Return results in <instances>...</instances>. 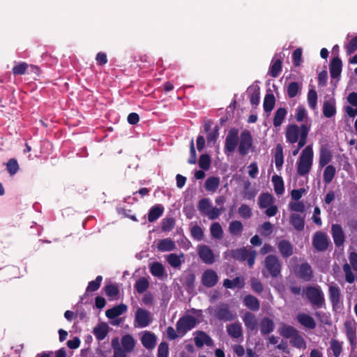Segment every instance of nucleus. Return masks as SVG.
Masks as SVG:
<instances>
[{"label": "nucleus", "instance_id": "393cba45", "mask_svg": "<svg viewBox=\"0 0 357 357\" xmlns=\"http://www.w3.org/2000/svg\"><path fill=\"white\" fill-rule=\"evenodd\" d=\"M243 305L249 310L256 312L260 308L259 299L252 295H246L243 300Z\"/></svg>", "mask_w": 357, "mask_h": 357}, {"label": "nucleus", "instance_id": "473e14b6", "mask_svg": "<svg viewBox=\"0 0 357 357\" xmlns=\"http://www.w3.org/2000/svg\"><path fill=\"white\" fill-rule=\"evenodd\" d=\"M245 282L243 278L236 277L233 280L225 279L223 281V286L227 289H234L236 287L242 289L244 287Z\"/></svg>", "mask_w": 357, "mask_h": 357}, {"label": "nucleus", "instance_id": "6e6552de", "mask_svg": "<svg viewBox=\"0 0 357 357\" xmlns=\"http://www.w3.org/2000/svg\"><path fill=\"white\" fill-rule=\"evenodd\" d=\"M238 142V130L236 128H231L225 139L224 151L225 154L233 153Z\"/></svg>", "mask_w": 357, "mask_h": 357}, {"label": "nucleus", "instance_id": "a19ab883", "mask_svg": "<svg viewBox=\"0 0 357 357\" xmlns=\"http://www.w3.org/2000/svg\"><path fill=\"white\" fill-rule=\"evenodd\" d=\"M243 230L241 222L238 220L231 221L229 226V231L232 236H241Z\"/></svg>", "mask_w": 357, "mask_h": 357}, {"label": "nucleus", "instance_id": "0eeeda50", "mask_svg": "<svg viewBox=\"0 0 357 357\" xmlns=\"http://www.w3.org/2000/svg\"><path fill=\"white\" fill-rule=\"evenodd\" d=\"M328 298L332 305L333 310H337L342 306V296L340 288L334 282L328 285Z\"/></svg>", "mask_w": 357, "mask_h": 357}, {"label": "nucleus", "instance_id": "052dcab7", "mask_svg": "<svg viewBox=\"0 0 357 357\" xmlns=\"http://www.w3.org/2000/svg\"><path fill=\"white\" fill-rule=\"evenodd\" d=\"M343 271L345 274V280L347 282L351 284L355 280V275H354L351 266L346 263L342 266Z\"/></svg>", "mask_w": 357, "mask_h": 357}, {"label": "nucleus", "instance_id": "a878e982", "mask_svg": "<svg viewBox=\"0 0 357 357\" xmlns=\"http://www.w3.org/2000/svg\"><path fill=\"white\" fill-rule=\"evenodd\" d=\"M165 211L164 206L158 204L153 206L148 213V220L149 222H153L156 221L163 214Z\"/></svg>", "mask_w": 357, "mask_h": 357}, {"label": "nucleus", "instance_id": "4c0bfd02", "mask_svg": "<svg viewBox=\"0 0 357 357\" xmlns=\"http://www.w3.org/2000/svg\"><path fill=\"white\" fill-rule=\"evenodd\" d=\"M271 180L273 183L275 192L278 195L283 194L284 192V187L282 178L275 174L272 176Z\"/></svg>", "mask_w": 357, "mask_h": 357}, {"label": "nucleus", "instance_id": "9b49d317", "mask_svg": "<svg viewBox=\"0 0 357 357\" xmlns=\"http://www.w3.org/2000/svg\"><path fill=\"white\" fill-rule=\"evenodd\" d=\"M152 321L150 312L144 309H137L135 314V322L140 328L146 327Z\"/></svg>", "mask_w": 357, "mask_h": 357}, {"label": "nucleus", "instance_id": "f3484780", "mask_svg": "<svg viewBox=\"0 0 357 357\" xmlns=\"http://www.w3.org/2000/svg\"><path fill=\"white\" fill-rule=\"evenodd\" d=\"M297 276L305 282H309L313 277V271L310 265L305 262L301 264L298 268Z\"/></svg>", "mask_w": 357, "mask_h": 357}, {"label": "nucleus", "instance_id": "412c9836", "mask_svg": "<svg viewBox=\"0 0 357 357\" xmlns=\"http://www.w3.org/2000/svg\"><path fill=\"white\" fill-rule=\"evenodd\" d=\"M342 67V60L338 57H334L330 63L329 71L331 78H339L341 75Z\"/></svg>", "mask_w": 357, "mask_h": 357}, {"label": "nucleus", "instance_id": "5fc2aeb1", "mask_svg": "<svg viewBox=\"0 0 357 357\" xmlns=\"http://www.w3.org/2000/svg\"><path fill=\"white\" fill-rule=\"evenodd\" d=\"M6 165V170L10 176H13L14 174H15L20 169L19 164L17 160L15 158H11L8 160Z\"/></svg>", "mask_w": 357, "mask_h": 357}, {"label": "nucleus", "instance_id": "2eb2a0df", "mask_svg": "<svg viewBox=\"0 0 357 357\" xmlns=\"http://www.w3.org/2000/svg\"><path fill=\"white\" fill-rule=\"evenodd\" d=\"M243 321L245 324L246 329L249 331H257L259 323L256 315L250 312H245L242 317Z\"/></svg>", "mask_w": 357, "mask_h": 357}, {"label": "nucleus", "instance_id": "3c124183", "mask_svg": "<svg viewBox=\"0 0 357 357\" xmlns=\"http://www.w3.org/2000/svg\"><path fill=\"white\" fill-rule=\"evenodd\" d=\"M149 287V282L145 278H140L135 284V289L139 294L144 293Z\"/></svg>", "mask_w": 357, "mask_h": 357}, {"label": "nucleus", "instance_id": "0e129e2a", "mask_svg": "<svg viewBox=\"0 0 357 357\" xmlns=\"http://www.w3.org/2000/svg\"><path fill=\"white\" fill-rule=\"evenodd\" d=\"M211 206L208 199L203 198L198 204V208L203 215H206L210 210Z\"/></svg>", "mask_w": 357, "mask_h": 357}, {"label": "nucleus", "instance_id": "39448f33", "mask_svg": "<svg viewBox=\"0 0 357 357\" xmlns=\"http://www.w3.org/2000/svg\"><path fill=\"white\" fill-rule=\"evenodd\" d=\"M303 127H305L307 133L310 131V127L305 124H302L298 126L296 124H289L285 130V137L287 143L294 144L301 140V136L303 130Z\"/></svg>", "mask_w": 357, "mask_h": 357}, {"label": "nucleus", "instance_id": "ea45409f", "mask_svg": "<svg viewBox=\"0 0 357 357\" xmlns=\"http://www.w3.org/2000/svg\"><path fill=\"white\" fill-rule=\"evenodd\" d=\"M284 162L283 148L280 144L275 147V163L276 168L280 170Z\"/></svg>", "mask_w": 357, "mask_h": 357}, {"label": "nucleus", "instance_id": "f704fd0d", "mask_svg": "<svg viewBox=\"0 0 357 357\" xmlns=\"http://www.w3.org/2000/svg\"><path fill=\"white\" fill-rule=\"evenodd\" d=\"M332 155L330 150L325 146H322L320 149L319 166L323 167L326 166L331 160Z\"/></svg>", "mask_w": 357, "mask_h": 357}, {"label": "nucleus", "instance_id": "6ab92c4d", "mask_svg": "<svg viewBox=\"0 0 357 357\" xmlns=\"http://www.w3.org/2000/svg\"><path fill=\"white\" fill-rule=\"evenodd\" d=\"M282 57L280 55H275L271 63V66L269 68V75L273 77L276 78L279 76L282 71Z\"/></svg>", "mask_w": 357, "mask_h": 357}, {"label": "nucleus", "instance_id": "7ed1b4c3", "mask_svg": "<svg viewBox=\"0 0 357 357\" xmlns=\"http://www.w3.org/2000/svg\"><path fill=\"white\" fill-rule=\"evenodd\" d=\"M305 296L314 309L321 308L326 304L324 294L319 286L307 287Z\"/></svg>", "mask_w": 357, "mask_h": 357}, {"label": "nucleus", "instance_id": "864d4df0", "mask_svg": "<svg viewBox=\"0 0 357 357\" xmlns=\"http://www.w3.org/2000/svg\"><path fill=\"white\" fill-rule=\"evenodd\" d=\"M290 344L298 349L305 348L306 344L304 338L299 334L296 333L291 340Z\"/></svg>", "mask_w": 357, "mask_h": 357}, {"label": "nucleus", "instance_id": "423d86ee", "mask_svg": "<svg viewBox=\"0 0 357 357\" xmlns=\"http://www.w3.org/2000/svg\"><path fill=\"white\" fill-rule=\"evenodd\" d=\"M197 324L195 317L191 315H185L181 317L176 324V328L180 336H184L187 332L192 330Z\"/></svg>", "mask_w": 357, "mask_h": 357}, {"label": "nucleus", "instance_id": "4be33fe9", "mask_svg": "<svg viewBox=\"0 0 357 357\" xmlns=\"http://www.w3.org/2000/svg\"><path fill=\"white\" fill-rule=\"evenodd\" d=\"M297 320L300 324L309 329L316 328V321L312 317L305 313H299L297 315Z\"/></svg>", "mask_w": 357, "mask_h": 357}, {"label": "nucleus", "instance_id": "f03ea898", "mask_svg": "<svg viewBox=\"0 0 357 357\" xmlns=\"http://www.w3.org/2000/svg\"><path fill=\"white\" fill-rule=\"evenodd\" d=\"M282 261L275 255H268L264 261L261 273L264 278H277L281 276Z\"/></svg>", "mask_w": 357, "mask_h": 357}, {"label": "nucleus", "instance_id": "b1692460", "mask_svg": "<svg viewBox=\"0 0 357 357\" xmlns=\"http://www.w3.org/2000/svg\"><path fill=\"white\" fill-rule=\"evenodd\" d=\"M127 305L126 304L121 303L110 309H108L105 312V315L107 318L113 319L125 313L127 311Z\"/></svg>", "mask_w": 357, "mask_h": 357}, {"label": "nucleus", "instance_id": "dca6fc26", "mask_svg": "<svg viewBox=\"0 0 357 357\" xmlns=\"http://www.w3.org/2000/svg\"><path fill=\"white\" fill-rule=\"evenodd\" d=\"M195 335L194 341L198 348H202L204 344L208 347L213 346V340L206 333L202 331H197L195 332Z\"/></svg>", "mask_w": 357, "mask_h": 357}, {"label": "nucleus", "instance_id": "58836bf2", "mask_svg": "<svg viewBox=\"0 0 357 357\" xmlns=\"http://www.w3.org/2000/svg\"><path fill=\"white\" fill-rule=\"evenodd\" d=\"M275 103V98L274 95L272 93H267L264 97L263 105L265 112L270 113L273 110Z\"/></svg>", "mask_w": 357, "mask_h": 357}, {"label": "nucleus", "instance_id": "7c9ffc66", "mask_svg": "<svg viewBox=\"0 0 357 357\" xmlns=\"http://www.w3.org/2000/svg\"><path fill=\"white\" fill-rule=\"evenodd\" d=\"M157 249L160 252H169L176 249L175 242L170 238H166L159 241Z\"/></svg>", "mask_w": 357, "mask_h": 357}, {"label": "nucleus", "instance_id": "37998d69", "mask_svg": "<svg viewBox=\"0 0 357 357\" xmlns=\"http://www.w3.org/2000/svg\"><path fill=\"white\" fill-rule=\"evenodd\" d=\"M249 251L246 248H242L232 250L231 255L234 259L240 261H245L249 254Z\"/></svg>", "mask_w": 357, "mask_h": 357}, {"label": "nucleus", "instance_id": "72a5a7b5", "mask_svg": "<svg viewBox=\"0 0 357 357\" xmlns=\"http://www.w3.org/2000/svg\"><path fill=\"white\" fill-rule=\"evenodd\" d=\"M250 102L252 106H257L259 103L260 89L258 86H251L248 88Z\"/></svg>", "mask_w": 357, "mask_h": 357}, {"label": "nucleus", "instance_id": "79ce46f5", "mask_svg": "<svg viewBox=\"0 0 357 357\" xmlns=\"http://www.w3.org/2000/svg\"><path fill=\"white\" fill-rule=\"evenodd\" d=\"M329 344L333 356L334 357H340L342 351V342L336 339H331Z\"/></svg>", "mask_w": 357, "mask_h": 357}, {"label": "nucleus", "instance_id": "4468645a", "mask_svg": "<svg viewBox=\"0 0 357 357\" xmlns=\"http://www.w3.org/2000/svg\"><path fill=\"white\" fill-rule=\"evenodd\" d=\"M218 281V276L216 272L212 269L206 270L202 276V282L206 287H214Z\"/></svg>", "mask_w": 357, "mask_h": 357}, {"label": "nucleus", "instance_id": "bf43d9fd", "mask_svg": "<svg viewBox=\"0 0 357 357\" xmlns=\"http://www.w3.org/2000/svg\"><path fill=\"white\" fill-rule=\"evenodd\" d=\"M175 226V220L174 218H166L162 219L161 228L163 231H170Z\"/></svg>", "mask_w": 357, "mask_h": 357}, {"label": "nucleus", "instance_id": "e433bc0d", "mask_svg": "<svg viewBox=\"0 0 357 357\" xmlns=\"http://www.w3.org/2000/svg\"><path fill=\"white\" fill-rule=\"evenodd\" d=\"M287 114V111L284 107H280L275 111L273 117V125L275 127L277 128L281 126Z\"/></svg>", "mask_w": 357, "mask_h": 357}, {"label": "nucleus", "instance_id": "c03bdc74", "mask_svg": "<svg viewBox=\"0 0 357 357\" xmlns=\"http://www.w3.org/2000/svg\"><path fill=\"white\" fill-rule=\"evenodd\" d=\"M220 185V178L211 176L208 178L205 182V188L207 191L214 192Z\"/></svg>", "mask_w": 357, "mask_h": 357}, {"label": "nucleus", "instance_id": "603ef678", "mask_svg": "<svg viewBox=\"0 0 357 357\" xmlns=\"http://www.w3.org/2000/svg\"><path fill=\"white\" fill-rule=\"evenodd\" d=\"M301 86L296 82H292L289 84L287 89V93L289 98H292L297 96L299 91H301Z\"/></svg>", "mask_w": 357, "mask_h": 357}, {"label": "nucleus", "instance_id": "9d476101", "mask_svg": "<svg viewBox=\"0 0 357 357\" xmlns=\"http://www.w3.org/2000/svg\"><path fill=\"white\" fill-rule=\"evenodd\" d=\"M330 241L326 234L321 231L316 232L312 238V245L319 252H324L328 249Z\"/></svg>", "mask_w": 357, "mask_h": 357}, {"label": "nucleus", "instance_id": "69168bd1", "mask_svg": "<svg viewBox=\"0 0 357 357\" xmlns=\"http://www.w3.org/2000/svg\"><path fill=\"white\" fill-rule=\"evenodd\" d=\"M190 234L192 237L197 240L201 241L204 237V232L202 229L197 225H194L190 229Z\"/></svg>", "mask_w": 357, "mask_h": 357}, {"label": "nucleus", "instance_id": "680f3d73", "mask_svg": "<svg viewBox=\"0 0 357 357\" xmlns=\"http://www.w3.org/2000/svg\"><path fill=\"white\" fill-rule=\"evenodd\" d=\"M29 68V65L25 62H20L13 66L12 73L15 75H22L26 73V70Z\"/></svg>", "mask_w": 357, "mask_h": 357}, {"label": "nucleus", "instance_id": "c85d7f7f", "mask_svg": "<svg viewBox=\"0 0 357 357\" xmlns=\"http://www.w3.org/2000/svg\"><path fill=\"white\" fill-rule=\"evenodd\" d=\"M336 114L335 99L326 100L323 104V114L326 118H331Z\"/></svg>", "mask_w": 357, "mask_h": 357}, {"label": "nucleus", "instance_id": "5701e85b", "mask_svg": "<svg viewBox=\"0 0 357 357\" xmlns=\"http://www.w3.org/2000/svg\"><path fill=\"white\" fill-rule=\"evenodd\" d=\"M156 336L153 333L146 331L141 338L142 345L147 349H153L156 344Z\"/></svg>", "mask_w": 357, "mask_h": 357}, {"label": "nucleus", "instance_id": "8fccbe9b", "mask_svg": "<svg viewBox=\"0 0 357 357\" xmlns=\"http://www.w3.org/2000/svg\"><path fill=\"white\" fill-rule=\"evenodd\" d=\"M211 234L215 239H221L223 237V230L219 222H214L210 227Z\"/></svg>", "mask_w": 357, "mask_h": 357}, {"label": "nucleus", "instance_id": "13d9d810", "mask_svg": "<svg viewBox=\"0 0 357 357\" xmlns=\"http://www.w3.org/2000/svg\"><path fill=\"white\" fill-rule=\"evenodd\" d=\"M307 102H308L309 107L311 109H316L317 102V93L313 89H310L308 91Z\"/></svg>", "mask_w": 357, "mask_h": 357}, {"label": "nucleus", "instance_id": "a211bd4d", "mask_svg": "<svg viewBox=\"0 0 357 357\" xmlns=\"http://www.w3.org/2000/svg\"><path fill=\"white\" fill-rule=\"evenodd\" d=\"M258 326L259 327L260 333L262 336L271 333L275 327L274 321L267 317H264L260 320Z\"/></svg>", "mask_w": 357, "mask_h": 357}, {"label": "nucleus", "instance_id": "f8f14e48", "mask_svg": "<svg viewBox=\"0 0 357 357\" xmlns=\"http://www.w3.org/2000/svg\"><path fill=\"white\" fill-rule=\"evenodd\" d=\"M331 234L336 247L343 246L345 236L342 227L339 224H333L331 227Z\"/></svg>", "mask_w": 357, "mask_h": 357}, {"label": "nucleus", "instance_id": "e2e57ef3", "mask_svg": "<svg viewBox=\"0 0 357 357\" xmlns=\"http://www.w3.org/2000/svg\"><path fill=\"white\" fill-rule=\"evenodd\" d=\"M211 166V158L208 154H202L199 159V167L204 169L208 170Z\"/></svg>", "mask_w": 357, "mask_h": 357}, {"label": "nucleus", "instance_id": "09e8293b", "mask_svg": "<svg viewBox=\"0 0 357 357\" xmlns=\"http://www.w3.org/2000/svg\"><path fill=\"white\" fill-rule=\"evenodd\" d=\"M303 130L301 136V140L298 141L297 144V147L295 150L293 151L292 155L294 156L296 155L299 151L306 144L307 139V130L305 127H303Z\"/></svg>", "mask_w": 357, "mask_h": 357}, {"label": "nucleus", "instance_id": "338daca9", "mask_svg": "<svg viewBox=\"0 0 357 357\" xmlns=\"http://www.w3.org/2000/svg\"><path fill=\"white\" fill-rule=\"evenodd\" d=\"M298 331L291 326H284L281 331V335L285 338L291 339Z\"/></svg>", "mask_w": 357, "mask_h": 357}, {"label": "nucleus", "instance_id": "49530a36", "mask_svg": "<svg viewBox=\"0 0 357 357\" xmlns=\"http://www.w3.org/2000/svg\"><path fill=\"white\" fill-rule=\"evenodd\" d=\"M150 272L153 276L161 278L165 273V268L161 263L155 261L151 264Z\"/></svg>", "mask_w": 357, "mask_h": 357}, {"label": "nucleus", "instance_id": "1a4fd4ad", "mask_svg": "<svg viewBox=\"0 0 357 357\" xmlns=\"http://www.w3.org/2000/svg\"><path fill=\"white\" fill-rule=\"evenodd\" d=\"M252 146V137L249 130H243L240 135L238 152L241 155L245 156Z\"/></svg>", "mask_w": 357, "mask_h": 357}, {"label": "nucleus", "instance_id": "cd10ccee", "mask_svg": "<svg viewBox=\"0 0 357 357\" xmlns=\"http://www.w3.org/2000/svg\"><path fill=\"white\" fill-rule=\"evenodd\" d=\"M344 333L347 338L357 336V323L354 319H348L344 323Z\"/></svg>", "mask_w": 357, "mask_h": 357}, {"label": "nucleus", "instance_id": "774afa93", "mask_svg": "<svg viewBox=\"0 0 357 357\" xmlns=\"http://www.w3.org/2000/svg\"><path fill=\"white\" fill-rule=\"evenodd\" d=\"M169 346L166 342H162L158 346L157 357H168Z\"/></svg>", "mask_w": 357, "mask_h": 357}, {"label": "nucleus", "instance_id": "20e7f679", "mask_svg": "<svg viewBox=\"0 0 357 357\" xmlns=\"http://www.w3.org/2000/svg\"><path fill=\"white\" fill-rule=\"evenodd\" d=\"M215 317L221 321H232L236 318V314L231 310L229 304L222 303L214 308Z\"/></svg>", "mask_w": 357, "mask_h": 357}, {"label": "nucleus", "instance_id": "2f4dec72", "mask_svg": "<svg viewBox=\"0 0 357 357\" xmlns=\"http://www.w3.org/2000/svg\"><path fill=\"white\" fill-rule=\"evenodd\" d=\"M121 348L126 351L131 352L135 346V340L131 335L127 334L123 335L121 340Z\"/></svg>", "mask_w": 357, "mask_h": 357}, {"label": "nucleus", "instance_id": "aec40b11", "mask_svg": "<svg viewBox=\"0 0 357 357\" xmlns=\"http://www.w3.org/2000/svg\"><path fill=\"white\" fill-rule=\"evenodd\" d=\"M278 248L282 257L288 258L294 253V245L285 239L279 241Z\"/></svg>", "mask_w": 357, "mask_h": 357}, {"label": "nucleus", "instance_id": "bb28decb", "mask_svg": "<svg viewBox=\"0 0 357 357\" xmlns=\"http://www.w3.org/2000/svg\"><path fill=\"white\" fill-rule=\"evenodd\" d=\"M289 222L296 231H301L305 227V215L301 216L297 213H292L289 217Z\"/></svg>", "mask_w": 357, "mask_h": 357}, {"label": "nucleus", "instance_id": "c9c22d12", "mask_svg": "<svg viewBox=\"0 0 357 357\" xmlns=\"http://www.w3.org/2000/svg\"><path fill=\"white\" fill-rule=\"evenodd\" d=\"M93 335L99 341L104 340L108 333V326L105 324H98L93 328Z\"/></svg>", "mask_w": 357, "mask_h": 357}, {"label": "nucleus", "instance_id": "de8ad7c7", "mask_svg": "<svg viewBox=\"0 0 357 357\" xmlns=\"http://www.w3.org/2000/svg\"><path fill=\"white\" fill-rule=\"evenodd\" d=\"M273 202L272 195L269 193H262L259 197V206L261 208H266L271 206Z\"/></svg>", "mask_w": 357, "mask_h": 357}, {"label": "nucleus", "instance_id": "6e6d98bb", "mask_svg": "<svg viewBox=\"0 0 357 357\" xmlns=\"http://www.w3.org/2000/svg\"><path fill=\"white\" fill-rule=\"evenodd\" d=\"M105 294L107 297L113 298L119 294V289L116 284H109L104 287Z\"/></svg>", "mask_w": 357, "mask_h": 357}, {"label": "nucleus", "instance_id": "f257e3e1", "mask_svg": "<svg viewBox=\"0 0 357 357\" xmlns=\"http://www.w3.org/2000/svg\"><path fill=\"white\" fill-rule=\"evenodd\" d=\"M314 153L312 145H307L302 151L297 161V174L300 176L307 175L313 164Z\"/></svg>", "mask_w": 357, "mask_h": 357}, {"label": "nucleus", "instance_id": "4d7b16f0", "mask_svg": "<svg viewBox=\"0 0 357 357\" xmlns=\"http://www.w3.org/2000/svg\"><path fill=\"white\" fill-rule=\"evenodd\" d=\"M102 280V277L101 275H98L94 280L89 282L86 287V292H93L97 291L100 287Z\"/></svg>", "mask_w": 357, "mask_h": 357}, {"label": "nucleus", "instance_id": "ddd939ff", "mask_svg": "<svg viewBox=\"0 0 357 357\" xmlns=\"http://www.w3.org/2000/svg\"><path fill=\"white\" fill-rule=\"evenodd\" d=\"M198 255L202 261L206 264H212L215 261L213 250L206 245H202L198 247Z\"/></svg>", "mask_w": 357, "mask_h": 357}, {"label": "nucleus", "instance_id": "a18cd8bd", "mask_svg": "<svg viewBox=\"0 0 357 357\" xmlns=\"http://www.w3.org/2000/svg\"><path fill=\"white\" fill-rule=\"evenodd\" d=\"M336 173V169L333 165H327L324 171L323 178L324 181L328 184L334 178Z\"/></svg>", "mask_w": 357, "mask_h": 357}, {"label": "nucleus", "instance_id": "c756f323", "mask_svg": "<svg viewBox=\"0 0 357 357\" xmlns=\"http://www.w3.org/2000/svg\"><path fill=\"white\" fill-rule=\"evenodd\" d=\"M226 328L227 332L231 337L238 339L243 336L242 327L239 322L228 324Z\"/></svg>", "mask_w": 357, "mask_h": 357}]
</instances>
